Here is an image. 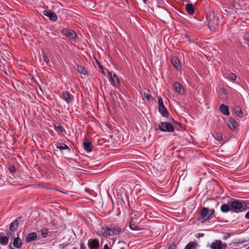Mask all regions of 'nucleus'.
<instances>
[{
    "instance_id": "e433bc0d",
    "label": "nucleus",
    "mask_w": 249,
    "mask_h": 249,
    "mask_svg": "<svg viewBox=\"0 0 249 249\" xmlns=\"http://www.w3.org/2000/svg\"><path fill=\"white\" fill-rule=\"evenodd\" d=\"M43 58L44 61H45L46 63V64H48L50 62V60L48 57L45 54H43Z\"/></svg>"
},
{
    "instance_id": "473e14b6",
    "label": "nucleus",
    "mask_w": 249,
    "mask_h": 249,
    "mask_svg": "<svg viewBox=\"0 0 249 249\" xmlns=\"http://www.w3.org/2000/svg\"><path fill=\"white\" fill-rule=\"evenodd\" d=\"M229 75V79L232 81H235L237 78L236 75L234 73H230Z\"/></svg>"
},
{
    "instance_id": "79ce46f5",
    "label": "nucleus",
    "mask_w": 249,
    "mask_h": 249,
    "mask_svg": "<svg viewBox=\"0 0 249 249\" xmlns=\"http://www.w3.org/2000/svg\"><path fill=\"white\" fill-rule=\"evenodd\" d=\"M103 249H110L107 244H105L104 246Z\"/></svg>"
},
{
    "instance_id": "dca6fc26",
    "label": "nucleus",
    "mask_w": 249,
    "mask_h": 249,
    "mask_svg": "<svg viewBox=\"0 0 249 249\" xmlns=\"http://www.w3.org/2000/svg\"><path fill=\"white\" fill-rule=\"evenodd\" d=\"M89 249H98L99 247V240L97 239L92 240L91 242L88 243Z\"/></svg>"
},
{
    "instance_id": "2eb2a0df",
    "label": "nucleus",
    "mask_w": 249,
    "mask_h": 249,
    "mask_svg": "<svg viewBox=\"0 0 249 249\" xmlns=\"http://www.w3.org/2000/svg\"><path fill=\"white\" fill-rule=\"evenodd\" d=\"M14 238V241L13 243V245L14 247L17 249H20L22 245V243L21 239L19 238V236L18 235L17 237H13Z\"/></svg>"
},
{
    "instance_id": "b1692460",
    "label": "nucleus",
    "mask_w": 249,
    "mask_h": 249,
    "mask_svg": "<svg viewBox=\"0 0 249 249\" xmlns=\"http://www.w3.org/2000/svg\"><path fill=\"white\" fill-rule=\"evenodd\" d=\"M220 210L223 213H227L231 210L230 205L224 203L221 206Z\"/></svg>"
},
{
    "instance_id": "8fccbe9b",
    "label": "nucleus",
    "mask_w": 249,
    "mask_h": 249,
    "mask_svg": "<svg viewBox=\"0 0 249 249\" xmlns=\"http://www.w3.org/2000/svg\"><path fill=\"white\" fill-rule=\"evenodd\" d=\"M72 249H77V248L74 247Z\"/></svg>"
},
{
    "instance_id": "603ef678",
    "label": "nucleus",
    "mask_w": 249,
    "mask_h": 249,
    "mask_svg": "<svg viewBox=\"0 0 249 249\" xmlns=\"http://www.w3.org/2000/svg\"><path fill=\"white\" fill-rule=\"evenodd\" d=\"M247 249H249V246L247 248Z\"/></svg>"
},
{
    "instance_id": "1a4fd4ad",
    "label": "nucleus",
    "mask_w": 249,
    "mask_h": 249,
    "mask_svg": "<svg viewBox=\"0 0 249 249\" xmlns=\"http://www.w3.org/2000/svg\"><path fill=\"white\" fill-rule=\"evenodd\" d=\"M227 247L226 244H222L220 240H216L213 242L211 246L212 249H226Z\"/></svg>"
},
{
    "instance_id": "bb28decb",
    "label": "nucleus",
    "mask_w": 249,
    "mask_h": 249,
    "mask_svg": "<svg viewBox=\"0 0 249 249\" xmlns=\"http://www.w3.org/2000/svg\"><path fill=\"white\" fill-rule=\"evenodd\" d=\"M8 238L7 236H0V244L6 245L8 243Z\"/></svg>"
},
{
    "instance_id": "49530a36",
    "label": "nucleus",
    "mask_w": 249,
    "mask_h": 249,
    "mask_svg": "<svg viewBox=\"0 0 249 249\" xmlns=\"http://www.w3.org/2000/svg\"><path fill=\"white\" fill-rule=\"evenodd\" d=\"M120 249H125L124 247H121Z\"/></svg>"
},
{
    "instance_id": "6e6552de",
    "label": "nucleus",
    "mask_w": 249,
    "mask_h": 249,
    "mask_svg": "<svg viewBox=\"0 0 249 249\" xmlns=\"http://www.w3.org/2000/svg\"><path fill=\"white\" fill-rule=\"evenodd\" d=\"M159 103V111L160 114L164 117L168 118L169 116V114L163 105V100L161 97H160L158 99Z\"/></svg>"
},
{
    "instance_id": "58836bf2",
    "label": "nucleus",
    "mask_w": 249,
    "mask_h": 249,
    "mask_svg": "<svg viewBox=\"0 0 249 249\" xmlns=\"http://www.w3.org/2000/svg\"><path fill=\"white\" fill-rule=\"evenodd\" d=\"M80 249H87L85 245L83 242L81 243Z\"/></svg>"
},
{
    "instance_id": "4468645a",
    "label": "nucleus",
    "mask_w": 249,
    "mask_h": 249,
    "mask_svg": "<svg viewBox=\"0 0 249 249\" xmlns=\"http://www.w3.org/2000/svg\"><path fill=\"white\" fill-rule=\"evenodd\" d=\"M37 236L36 232H31L28 234L25 239L26 243H29L37 240Z\"/></svg>"
},
{
    "instance_id": "f257e3e1",
    "label": "nucleus",
    "mask_w": 249,
    "mask_h": 249,
    "mask_svg": "<svg viewBox=\"0 0 249 249\" xmlns=\"http://www.w3.org/2000/svg\"><path fill=\"white\" fill-rule=\"evenodd\" d=\"M140 217V215L139 214H134V216H131L129 224L130 229L133 231H140L142 230H144V233H146L148 236L152 235V233L150 229H144L143 228H142L139 225V223H140L141 221Z\"/></svg>"
},
{
    "instance_id": "9d476101",
    "label": "nucleus",
    "mask_w": 249,
    "mask_h": 249,
    "mask_svg": "<svg viewBox=\"0 0 249 249\" xmlns=\"http://www.w3.org/2000/svg\"><path fill=\"white\" fill-rule=\"evenodd\" d=\"M43 14L48 17L49 19L53 21H56L57 20V15L51 10H45L43 11Z\"/></svg>"
},
{
    "instance_id": "412c9836",
    "label": "nucleus",
    "mask_w": 249,
    "mask_h": 249,
    "mask_svg": "<svg viewBox=\"0 0 249 249\" xmlns=\"http://www.w3.org/2000/svg\"><path fill=\"white\" fill-rule=\"evenodd\" d=\"M56 147L59 149L61 151L64 150H68L69 151L71 150L69 147L65 143L61 142H58L55 144Z\"/></svg>"
},
{
    "instance_id": "c9c22d12",
    "label": "nucleus",
    "mask_w": 249,
    "mask_h": 249,
    "mask_svg": "<svg viewBox=\"0 0 249 249\" xmlns=\"http://www.w3.org/2000/svg\"><path fill=\"white\" fill-rule=\"evenodd\" d=\"M8 170L12 174L15 173L16 171V168L13 165H10Z\"/></svg>"
},
{
    "instance_id": "0eeeda50",
    "label": "nucleus",
    "mask_w": 249,
    "mask_h": 249,
    "mask_svg": "<svg viewBox=\"0 0 249 249\" xmlns=\"http://www.w3.org/2000/svg\"><path fill=\"white\" fill-rule=\"evenodd\" d=\"M159 128L163 132H173L174 130L173 125L168 122H161L159 124Z\"/></svg>"
},
{
    "instance_id": "ddd939ff",
    "label": "nucleus",
    "mask_w": 249,
    "mask_h": 249,
    "mask_svg": "<svg viewBox=\"0 0 249 249\" xmlns=\"http://www.w3.org/2000/svg\"><path fill=\"white\" fill-rule=\"evenodd\" d=\"M171 61L177 70H180L181 65L178 58L176 56H173L171 59Z\"/></svg>"
},
{
    "instance_id": "39448f33",
    "label": "nucleus",
    "mask_w": 249,
    "mask_h": 249,
    "mask_svg": "<svg viewBox=\"0 0 249 249\" xmlns=\"http://www.w3.org/2000/svg\"><path fill=\"white\" fill-rule=\"evenodd\" d=\"M230 205L231 209L235 213H240L243 212L245 209H243L242 203L238 200H234L229 202Z\"/></svg>"
},
{
    "instance_id": "37998d69",
    "label": "nucleus",
    "mask_w": 249,
    "mask_h": 249,
    "mask_svg": "<svg viewBox=\"0 0 249 249\" xmlns=\"http://www.w3.org/2000/svg\"><path fill=\"white\" fill-rule=\"evenodd\" d=\"M221 90H222V93H223V94H226V89H225L224 88H222V89H221Z\"/></svg>"
},
{
    "instance_id": "f3484780",
    "label": "nucleus",
    "mask_w": 249,
    "mask_h": 249,
    "mask_svg": "<svg viewBox=\"0 0 249 249\" xmlns=\"http://www.w3.org/2000/svg\"><path fill=\"white\" fill-rule=\"evenodd\" d=\"M228 125L230 129L232 131L236 130L238 126L237 123L232 118L230 119L228 123Z\"/></svg>"
},
{
    "instance_id": "a878e982",
    "label": "nucleus",
    "mask_w": 249,
    "mask_h": 249,
    "mask_svg": "<svg viewBox=\"0 0 249 249\" xmlns=\"http://www.w3.org/2000/svg\"><path fill=\"white\" fill-rule=\"evenodd\" d=\"M54 129L59 133H62L64 131V129L62 125L60 124H56L54 126Z\"/></svg>"
},
{
    "instance_id": "9b49d317",
    "label": "nucleus",
    "mask_w": 249,
    "mask_h": 249,
    "mask_svg": "<svg viewBox=\"0 0 249 249\" xmlns=\"http://www.w3.org/2000/svg\"><path fill=\"white\" fill-rule=\"evenodd\" d=\"M84 149L87 152H90L92 150V145L91 142L87 139H84L83 142Z\"/></svg>"
},
{
    "instance_id": "7c9ffc66",
    "label": "nucleus",
    "mask_w": 249,
    "mask_h": 249,
    "mask_svg": "<svg viewBox=\"0 0 249 249\" xmlns=\"http://www.w3.org/2000/svg\"><path fill=\"white\" fill-rule=\"evenodd\" d=\"M143 96L146 98L148 101H151L153 100V98L151 94H147L145 92L143 93Z\"/></svg>"
},
{
    "instance_id": "09e8293b",
    "label": "nucleus",
    "mask_w": 249,
    "mask_h": 249,
    "mask_svg": "<svg viewBox=\"0 0 249 249\" xmlns=\"http://www.w3.org/2000/svg\"><path fill=\"white\" fill-rule=\"evenodd\" d=\"M100 68H101V69H103V66H101H101H100Z\"/></svg>"
},
{
    "instance_id": "f03ea898",
    "label": "nucleus",
    "mask_w": 249,
    "mask_h": 249,
    "mask_svg": "<svg viewBox=\"0 0 249 249\" xmlns=\"http://www.w3.org/2000/svg\"><path fill=\"white\" fill-rule=\"evenodd\" d=\"M207 21L210 29H215L219 23V14L213 11H209L207 15Z\"/></svg>"
},
{
    "instance_id": "cd10ccee",
    "label": "nucleus",
    "mask_w": 249,
    "mask_h": 249,
    "mask_svg": "<svg viewBox=\"0 0 249 249\" xmlns=\"http://www.w3.org/2000/svg\"><path fill=\"white\" fill-rule=\"evenodd\" d=\"M77 71L82 74L87 75L88 74L87 71L85 69V68L82 66H77Z\"/></svg>"
},
{
    "instance_id": "393cba45",
    "label": "nucleus",
    "mask_w": 249,
    "mask_h": 249,
    "mask_svg": "<svg viewBox=\"0 0 249 249\" xmlns=\"http://www.w3.org/2000/svg\"><path fill=\"white\" fill-rule=\"evenodd\" d=\"M197 243L196 242H190L186 245L184 249H196Z\"/></svg>"
},
{
    "instance_id": "20e7f679",
    "label": "nucleus",
    "mask_w": 249,
    "mask_h": 249,
    "mask_svg": "<svg viewBox=\"0 0 249 249\" xmlns=\"http://www.w3.org/2000/svg\"><path fill=\"white\" fill-rule=\"evenodd\" d=\"M215 210L213 209H209L207 207H202L200 209V217L198 220H201L202 223L209 221L214 216Z\"/></svg>"
},
{
    "instance_id": "ea45409f",
    "label": "nucleus",
    "mask_w": 249,
    "mask_h": 249,
    "mask_svg": "<svg viewBox=\"0 0 249 249\" xmlns=\"http://www.w3.org/2000/svg\"><path fill=\"white\" fill-rule=\"evenodd\" d=\"M245 37L247 41L249 42V34L247 33L245 34Z\"/></svg>"
},
{
    "instance_id": "6ab92c4d",
    "label": "nucleus",
    "mask_w": 249,
    "mask_h": 249,
    "mask_svg": "<svg viewBox=\"0 0 249 249\" xmlns=\"http://www.w3.org/2000/svg\"><path fill=\"white\" fill-rule=\"evenodd\" d=\"M108 75L110 77L112 81L113 85L115 86L119 84V80L118 78L115 73H112L111 71L108 72Z\"/></svg>"
},
{
    "instance_id": "c03bdc74",
    "label": "nucleus",
    "mask_w": 249,
    "mask_h": 249,
    "mask_svg": "<svg viewBox=\"0 0 249 249\" xmlns=\"http://www.w3.org/2000/svg\"><path fill=\"white\" fill-rule=\"evenodd\" d=\"M225 11L226 13H230V11H228V10H225Z\"/></svg>"
},
{
    "instance_id": "a211bd4d",
    "label": "nucleus",
    "mask_w": 249,
    "mask_h": 249,
    "mask_svg": "<svg viewBox=\"0 0 249 249\" xmlns=\"http://www.w3.org/2000/svg\"><path fill=\"white\" fill-rule=\"evenodd\" d=\"M185 10L189 15H193L195 13V6L192 3H188L185 5Z\"/></svg>"
},
{
    "instance_id": "c85d7f7f",
    "label": "nucleus",
    "mask_w": 249,
    "mask_h": 249,
    "mask_svg": "<svg viewBox=\"0 0 249 249\" xmlns=\"http://www.w3.org/2000/svg\"><path fill=\"white\" fill-rule=\"evenodd\" d=\"M41 235L43 238L47 237L48 234V229L44 228L40 231Z\"/></svg>"
},
{
    "instance_id": "864d4df0",
    "label": "nucleus",
    "mask_w": 249,
    "mask_h": 249,
    "mask_svg": "<svg viewBox=\"0 0 249 249\" xmlns=\"http://www.w3.org/2000/svg\"><path fill=\"white\" fill-rule=\"evenodd\" d=\"M238 249V248H235V249Z\"/></svg>"
},
{
    "instance_id": "4be33fe9",
    "label": "nucleus",
    "mask_w": 249,
    "mask_h": 249,
    "mask_svg": "<svg viewBox=\"0 0 249 249\" xmlns=\"http://www.w3.org/2000/svg\"><path fill=\"white\" fill-rule=\"evenodd\" d=\"M220 111L224 115L228 116L230 115V111L228 106L222 104L219 107Z\"/></svg>"
},
{
    "instance_id": "f8f14e48",
    "label": "nucleus",
    "mask_w": 249,
    "mask_h": 249,
    "mask_svg": "<svg viewBox=\"0 0 249 249\" xmlns=\"http://www.w3.org/2000/svg\"><path fill=\"white\" fill-rule=\"evenodd\" d=\"M62 32L67 37L71 40L74 39L77 36L76 33L71 30L64 29Z\"/></svg>"
},
{
    "instance_id": "423d86ee",
    "label": "nucleus",
    "mask_w": 249,
    "mask_h": 249,
    "mask_svg": "<svg viewBox=\"0 0 249 249\" xmlns=\"http://www.w3.org/2000/svg\"><path fill=\"white\" fill-rule=\"evenodd\" d=\"M20 220L21 218L18 217L10 224L9 227L10 231L6 233L8 236L14 237V232L18 229Z\"/></svg>"
},
{
    "instance_id": "a19ab883",
    "label": "nucleus",
    "mask_w": 249,
    "mask_h": 249,
    "mask_svg": "<svg viewBox=\"0 0 249 249\" xmlns=\"http://www.w3.org/2000/svg\"><path fill=\"white\" fill-rule=\"evenodd\" d=\"M245 217L247 219H249V211L245 214Z\"/></svg>"
},
{
    "instance_id": "c756f323",
    "label": "nucleus",
    "mask_w": 249,
    "mask_h": 249,
    "mask_svg": "<svg viewBox=\"0 0 249 249\" xmlns=\"http://www.w3.org/2000/svg\"><path fill=\"white\" fill-rule=\"evenodd\" d=\"M236 114L240 118H242L243 116V112L239 107H236L235 109Z\"/></svg>"
},
{
    "instance_id": "f704fd0d",
    "label": "nucleus",
    "mask_w": 249,
    "mask_h": 249,
    "mask_svg": "<svg viewBox=\"0 0 249 249\" xmlns=\"http://www.w3.org/2000/svg\"><path fill=\"white\" fill-rule=\"evenodd\" d=\"M242 203L243 205V209L246 210L247 208H249V201H244Z\"/></svg>"
},
{
    "instance_id": "aec40b11",
    "label": "nucleus",
    "mask_w": 249,
    "mask_h": 249,
    "mask_svg": "<svg viewBox=\"0 0 249 249\" xmlns=\"http://www.w3.org/2000/svg\"><path fill=\"white\" fill-rule=\"evenodd\" d=\"M63 98L67 103H70L72 101L73 96L68 91H63L62 93Z\"/></svg>"
},
{
    "instance_id": "4c0bfd02",
    "label": "nucleus",
    "mask_w": 249,
    "mask_h": 249,
    "mask_svg": "<svg viewBox=\"0 0 249 249\" xmlns=\"http://www.w3.org/2000/svg\"><path fill=\"white\" fill-rule=\"evenodd\" d=\"M167 249H177V245L174 242L171 244Z\"/></svg>"
},
{
    "instance_id": "7ed1b4c3",
    "label": "nucleus",
    "mask_w": 249,
    "mask_h": 249,
    "mask_svg": "<svg viewBox=\"0 0 249 249\" xmlns=\"http://www.w3.org/2000/svg\"><path fill=\"white\" fill-rule=\"evenodd\" d=\"M121 232L122 229L120 227L114 225H110L102 229V235L107 237L116 236L119 234Z\"/></svg>"
},
{
    "instance_id": "72a5a7b5",
    "label": "nucleus",
    "mask_w": 249,
    "mask_h": 249,
    "mask_svg": "<svg viewBox=\"0 0 249 249\" xmlns=\"http://www.w3.org/2000/svg\"><path fill=\"white\" fill-rule=\"evenodd\" d=\"M214 137L218 141H221L223 140V137L221 133H216Z\"/></svg>"
},
{
    "instance_id": "de8ad7c7",
    "label": "nucleus",
    "mask_w": 249,
    "mask_h": 249,
    "mask_svg": "<svg viewBox=\"0 0 249 249\" xmlns=\"http://www.w3.org/2000/svg\"><path fill=\"white\" fill-rule=\"evenodd\" d=\"M100 68H101V69H103V66H101H101H100Z\"/></svg>"
},
{
    "instance_id": "a18cd8bd",
    "label": "nucleus",
    "mask_w": 249,
    "mask_h": 249,
    "mask_svg": "<svg viewBox=\"0 0 249 249\" xmlns=\"http://www.w3.org/2000/svg\"><path fill=\"white\" fill-rule=\"evenodd\" d=\"M177 124L178 125H181V124H180L179 123H177Z\"/></svg>"
},
{
    "instance_id": "2f4dec72",
    "label": "nucleus",
    "mask_w": 249,
    "mask_h": 249,
    "mask_svg": "<svg viewBox=\"0 0 249 249\" xmlns=\"http://www.w3.org/2000/svg\"><path fill=\"white\" fill-rule=\"evenodd\" d=\"M231 6L234 7L235 9H239L240 8L241 5L240 4L236 1H233L231 3Z\"/></svg>"
},
{
    "instance_id": "5701e85b",
    "label": "nucleus",
    "mask_w": 249,
    "mask_h": 249,
    "mask_svg": "<svg viewBox=\"0 0 249 249\" xmlns=\"http://www.w3.org/2000/svg\"><path fill=\"white\" fill-rule=\"evenodd\" d=\"M174 87L175 90L180 94H182L184 92L183 86L178 82H175L174 84Z\"/></svg>"
},
{
    "instance_id": "3c124183",
    "label": "nucleus",
    "mask_w": 249,
    "mask_h": 249,
    "mask_svg": "<svg viewBox=\"0 0 249 249\" xmlns=\"http://www.w3.org/2000/svg\"><path fill=\"white\" fill-rule=\"evenodd\" d=\"M144 2L147 1V0H142Z\"/></svg>"
}]
</instances>
